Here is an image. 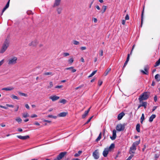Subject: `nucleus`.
I'll use <instances>...</instances> for the list:
<instances>
[{
  "instance_id": "nucleus-1",
  "label": "nucleus",
  "mask_w": 160,
  "mask_h": 160,
  "mask_svg": "<svg viewBox=\"0 0 160 160\" xmlns=\"http://www.w3.org/2000/svg\"><path fill=\"white\" fill-rule=\"evenodd\" d=\"M140 140L137 141L133 143L132 146L130 147L129 151L130 154H134L136 150V147L140 143Z\"/></svg>"
},
{
  "instance_id": "nucleus-2",
  "label": "nucleus",
  "mask_w": 160,
  "mask_h": 160,
  "mask_svg": "<svg viewBox=\"0 0 160 160\" xmlns=\"http://www.w3.org/2000/svg\"><path fill=\"white\" fill-rule=\"evenodd\" d=\"M149 95V93L147 92L142 93V94L139 96L138 98L139 102L141 103L143 100L147 99L148 98Z\"/></svg>"
},
{
  "instance_id": "nucleus-3",
  "label": "nucleus",
  "mask_w": 160,
  "mask_h": 160,
  "mask_svg": "<svg viewBox=\"0 0 160 160\" xmlns=\"http://www.w3.org/2000/svg\"><path fill=\"white\" fill-rule=\"evenodd\" d=\"M18 58L16 57H13L10 58L8 60V64L9 65H13L17 63Z\"/></svg>"
},
{
  "instance_id": "nucleus-4",
  "label": "nucleus",
  "mask_w": 160,
  "mask_h": 160,
  "mask_svg": "<svg viewBox=\"0 0 160 160\" xmlns=\"http://www.w3.org/2000/svg\"><path fill=\"white\" fill-rule=\"evenodd\" d=\"M9 43L8 41H5L2 46V48L0 51L1 53H3L6 50L9 46Z\"/></svg>"
},
{
  "instance_id": "nucleus-5",
  "label": "nucleus",
  "mask_w": 160,
  "mask_h": 160,
  "mask_svg": "<svg viewBox=\"0 0 160 160\" xmlns=\"http://www.w3.org/2000/svg\"><path fill=\"white\" fill-rule=\"evenodd\" d=\"M125 128V125L124 124H119L117 125L116 129L117 131L120 132L123 131Z\"/></svg>"
},
{
  "instance_id": "nucleus-6",
  "label": "nucleus",
  "mask_w": 160,
  "mask_h": 160,
  "mask_svg": "<svg viewBox=\"0 0 160 160\" xmlns=\"http://www.w3.org/2000/svg\"><path fill=\"white\" fill-rule=\"evenodd\" d=\"M67 152H61L57 157L55 160H60L62 159L64 156L67 154Z\"/></svg>"
},
{
  "instance_id": "nucleus-7",
  "label": "nucleus",
  "mask_w": 160,
  "mask_h": 160,
  "mask_svg": "<svg viewBox=\"0 0 160 160\" xmlns=\"http://www.w3.org/2000/svg\"><path fill=\"white\" fill-rule=\"evenodd\" d=\"M149 69V67L148 65L146 66H145L144 68V70L145 71H144L143 70H141L140 71L142 72L143 74L145 75H148V70Z\"/></svg>"
},
{
  "instance_id": "nucleus-8",
  "label": "nucleus",
  "mask_w": 160,
  "mask_h": 160,
  "mask_svg": "<svg viewBox=\"0 0 160 160\" xmlns=\"http://www.w3.org/2000/svg\"><path fill=\"white\" fill-rule=\"evenodd\" d=\"M92 156L95 159H98L99 158V154L98 149L95 150L93 152Z\"/></svg>"
},
{
  "instance_id": "nucleus-9",
  "label": "nucleus",
  "mask_w": 160,
  "mask_h": 160,
  "mask_svg": "<svg viewBox=\"0 0 160 160\" xmlns=\"http://www.w3.org/2000/svg\"><path fill=\"white\" fill-rule=\"evenodd\" d=\"M109 151V150L108 148H105L102 153L103 156L105 157H107Z\"/></svg>"
},
{
  "instance_id": "nucleus-10",
  "label": "nucleus",
  "mask_w": 160,
  "mask_h": 160,
  "mask_svg": "<svg viewBox=\"0 0 160 160\" xmlns=\"http://www.w3.org/2000/svg\"><path fill=\"white\" fill-rule=\"evenodd\" d=\"M60 98L59 97L54 95L51 96L49 97V99H51L52 101H55L58 100Z\"/></svg>"
},
{
  "instance_id": "nucleus-11",
  "label": "nucleus",
  "mask_w": 160,
  "mask_h": 160,
  "mask_svg": "<svg viewBox=\"0 0 160 160\" xmlns=\"http://www.w3.org/2000/svg\"><path fill=\"white\" fill-rule=\"evenodd\" d=\"M116 137V132L115 130L112 131V136L110 137V138L112 140H114Z\"/></svg>"
},
{
  "instance_id": "nucleus-12",
  "label": "nucleus",
  "mask_w": 160,
  "mask_h": 160,
  "mask_svg": "<svg viewBox=\"0 0 160 160\" xmlns=\"http://www.w3.org/2000/svg\"><path fill=\"white\" fill-rule=\"evenodd\" d=\"M17 137L18 138L22 140H26L29 138V137L28 135L24 136L20 135L17 136Z\"/></svg>"
},
{
  "instance_id": "nucleus-13",
  "label": "nucleus",
  "mask_w": 160,
  "mask_h": 160,
  "mask_svg": "<svg viewBox=\"0 0 160 160\" xmlns=\"http://www.w3.org/2000/svg\"><path fill=\"white\" fill-rule=\"evenodd\" d=\"M38 43V42L37 40H34L29 43V46H36Z\"/></svg>"
},
{
  "instance_id": "nucleus-14",
  "label": "nucleus",
  "mask_w": 160,
  "mask_h": 160,
  "mask_svg": "<svg viewBox=\"0 0 160 160\" xmlns=\"http://www.w3.org/2000/svg\"><path fill=\"white\" fill-rule=\"evenodd\" d=\"M61 0H55L54 3L53 4V7H56L59 5L60 3Z\"/></svg>"
},
{
  "instance_id": "nucleus-15",
  "label": "nucleus",
  "mask_w": 160,
  "mask_h": 160,
  "mask_svg": "<svg viewBox=\"0 0 160 160\" xmlns=\"http://www.w3.org/2000/svg\"><path fill=\"white\" fill-rule=\"evenodd\" d=\"M90 108L91 107L89 108L87 111H85L84 113L83 114L82 116V118H85L86 117V116L88 115V113H89L90 110Z\"/></svg>"
},
{
  "instance_id": "nucleus-16",
  "label": "nucleus",
  "mask_w": 160,
  "mask_h": 160,
  "mask_svg": "<svg viewBox=\"0 0 160 160\" xmlns=\"http://www.w3.org/2000/svg\"><path fill=\"white\" fill-rule=\"evenodd\" d=\"M125 114L123 112H122L119 113L118 117V120H120L124 116Z\"/></svg>"
},
{
  "instance_id": "nucleus-17",
  "label": "nucleus",
  "mask_w": 160,
  "mask_h": 160,
  "mask_svg": "<svg viewBox=\"0 0 160 160\" xmlns=\"http://www.w3.org/2000/svg\"><path fill=\"white\" fill-rule=\"evenodd\" d=\"M14 89V88L12 87H8L2 88V90L11 91L13 90Z\"/></svg>"
},
{
  "instance_id": "nucleus-18",
  "label": "nucleus",
  "mask_w": 160,
  "mask_h": 160,
  "mask_svg": "<svg viewBox=\"0 0 160 160\" xmlns=\"http://www.w3.org/2000/svg\"><path fill=\"white\" fill-rule=\"evenodd\" d=\"M65 70H70L72 72H74L76 71V70L74 69V67H73L66 68H65Z\"/></svg>"
},
{
  "instance_id": "nucleus-19",
  "label": "nucleus",
  "mask_w": 160,
  "mask_h": 160,
  "mask_svg": "<svg viewBox=\"0 0 160 160\" xmlns=\"http://www.w3.org/2000/svg\"><path fill=\"white\" fill-rule=\"evenodd\" d=\"M67 112H62L59 114L58 116L59 117H64L66 116L67 114Z\"/></svg>"
},
{
  "instance_id": "nucleus-20",
  "label": "nucleus",
  "mask_w": 160,
  "mask_h": 160,
  "mask_svg": "<svg viewBox=\"0 0 160 160\" xmlns=\"http://www.w3.org/2000/svg\"><path fill=\"white\" fill-rule=\"evenodd\" d=\"M156 116L155 114L152 115L149 118V121L150 122H152L153 119L155 118Z\"/></svg>"
},
{
  "instance_id": "nucleus-21",
  "label": "nucleus",
  "mask_w": 160,
  "mask_h": 160,
  "mask_svg": "<svg viewBox=\"0 0 160 160\" xmlns=\"http://www.w3.org/2000/svg\"><path fill=\"white\" fill-rule=\"evenodd\" d=\"M111 70V68H108L105 72L104 75L105 76H107L109 72Z\"/></svg>"
},
{
  "instance_id": "nucleus-22",
  "label": "nucleus",
  "mask_w": 160,
  "mask_h": 160,
  "mask_svg": "<svg viewBox=\"0 0 160 160\" xmlns=\"http://www.w3.org/2000/svg\"><path fill=\"white\" fill-rule=\"evenodd\" d=\"M155 78L158 82L160 81V76L158 74H157L155 76Z\"/></svg>"
},
{
  "instance_id": "nucleus-23",
  "label": "nucleus",
  "mask_w": 160,
  "mask_h": 160,
  "mask_svg": "<svg viewBox=\"0 0 160 160\" xmlns=\"http://www.w3.org/2000/svg\"><path fill=\"white\" fill-rule=\"evenodd\" d=\"M62 9L61 7H58V8L56 10L58 12V14H60L62 12Z\"/></svg>"
},
{
  "instance_id": "nucleus-24",
  "label": "nucleus",
  "mask_w": 160,
  "mask_h": 160,
  "mask_svg": "<svg viewBox=\"0 0 160 160\" xmlns=\"http://www.w3.org/2000/svg\"><path fill=\"white\" fill-rule=\"evenodd\" d=\"M101 136L102 133L101 132H100L97 138L96 139V142H98L99 141L101 138Z\"/></svg>"
},
{
  "instance_id": "nucleus-25",
  "label": "nucleus",
  "mask_w": 160,
  "mask_h": 160,
  "mask_svg": "<svg viewBox=\"0 0 160 160\" xmlns=\"http://www.w3.org/2000/svg\"><path fill=\"white\" fill-rule=\"evenodd\" d=\"M140 125L139 124H138L136 126V129L138 132H140Z\"/></svg>"
},
{
  "instance_id": "nucleus-26",
  "label": "nucleus",
  "mask_w": 160,
  "mask_h": 160,
  "mask_svg": "<svg viewBox=\"0 0 160 160\" xmlns=\"http://www.w3.org/2000/svg\"><path fill=\"white\" fill-rule=\"evenodd\" d=\"M144 12V7H143V9L142 11V15H141V25H142L143 21V16Z\"/></svg>"
},
{
  "instance_id": "nucleus-27",
  "label": "nucleus",
  "mask_w": 160,
  "mask_h": 160,
  "mask_svg": "<svg viewBox=\"0 0 160 160\" xmlns=\"http://www.w3.org/2000/svg\"><path fill=\"white\" fill-rule=\"evenodd\" d=\"M106 9H107V6H103V7H102V9L101 11V12H102V13H104L105 12Z\"/></svg>"
},
{
  "instance_id": "nucleus-28",
  "label": "nucleus",
  "mask_w": 160,
  "mask_h": 160,
  "mask_svg": "<svg viewBox=\"0 0 160 160\" xmlns=\"http://www.w3.org/2000/svg\"><path fill=\"white\" fill-rule=\"evenodd\" d=\"M160 64V58L156 62L155 64L154 65L155 67H156L158 66Z\"/></svg>"
},
{
  "instance_id": "nucleus-29",
  "label": "nucleus",
  "mask_w": 160,
  "mask_h": 160,
  "mask_svg": "<svg viewBox=\"0 0 160 160\" xmlns=\"http://www.w3.org/2000/svg\"><path fill=\"white\" fill-rule=\"evenodd\" d=\"M10 97L12 98L13 99H19V98L17 96L14 95H11Z\"/></svg>"
},
{
  "instance_id": "nucleus-30",
  "label": "nucleus",
  "mask_w": 160,
  "mask_h": 160,
  "mask_svg": "<svg viewBox=\"0 0 160 160\" xmlns=\"http://www.w3.org/2000/svg\"><path fill=\"white\" fill-rule=\"evenodd\" d=\"M144 119H145V118H144V114L143 113H142V116L141 118L140 122L141 123H142L143 122L144 120Z\"/></svg>"
},
{
  "instance_id": "nucleus-31",
  "label": "nucleus",
  "mask_w": 160,
  "mask_h": 160,
  "mask_svg": "<svg viewBox=\"0 0 160 160\" xmlns=\"http://www.w3.org/2000/svg\"><path fill=\"white\" fill-rule=\"evenodd\" d=\"M142 103L141 104L142 107H144L145 109L146 108L147 104V102H143L142 101Z\"/></svg>"
},
{
  "instance_id": "nucleus-32",
  "label": "nucleus",
  "mask_w": 160,
  "mask_h": 160,
  "mask_svg": "<svg viewBox=\"0 0 160 160\" xmlns=\"http://www.w3.org/2000/svg\"><path fill=\"white\" fill-rule=\"evenodd\" d=\"M82 151H78V153H76L74 154V157H78L82 153Z\"/></svg>"
},
{
  "instance_id": "nucleus-33",
  "label": "nucleus",
  "mask_w": 160,
  "mask_h": 160,
  "mask_svg": "<svg viewBox=\"0 0 160 160\" xmlns=\"http://www.w3.org/2000/svg\"><path fill=\"white\" fill-rule=\"evenodd\" d=\"M43 75H49L52 76L53 75V74L52 72H47L44 73Z\"/></svg>"
},
{
  "instance_id": "nucleus-34",
  "label": "nucleus",
  "mask_w": 160,
  "mask_h": 160,
  "mask_svg": "<svg viewBox=\"0 0 160 160\" xmlns=\"http://www.w3.org/2000/svg\"><path fill=\"white\" fill-rule=\"evenodd\" d=\"M97 70L93 71L92 73H91L88 77V78H90L93 76L97 72Z\"/></svg>"
},
{
  "instance_id": "nucleus-35",
  "label": "nucleus",
  "mask_w": 160,
  "mask_h": 160,
  "mask_svg": "<svg viewBox=\"0 0 160 160\" xmlns=\"http://www.w3.org/2000/svg\"><path fill=\"white\" fill-rule=\"evenodd\" d=\"M115 145L114 144L112 143L111 144L109 147L108 149H109V150L110 151L112 148H114Z\"/></svg>"
},
{
  "instance_id": "nucleus-36",
  "label": "nucleus",
  "mask_w": 160,
  "mask_h": 160,
  "mask_svg": "<svg viewBox=\"0 0 160 160\" xmlns=\"http://www.w3.org/2000/svg\"><path fill=\"white\" fill-rule=\"evenodd\" d=\"M18 93L20 95L24 96V97H27L28 96L26 94H25L22 92H18Z\"/></svg>"
},
{
  "instance_id": "nucleus-37",
  "label": "nucleus",
  "mask_w": 160,
  "mask_h": 160,
  "mask_svg": "<svg viewBox=\"0 0 160 160\" xmlns=\"http://www.w3.org/2000/svg\"><path fill=\"white\" fill-rule=\"evenodd\" d=\"M73 59L72 58H70L68 61V62L69 63H72L73 62Z\"/></svg>"
},
{
  "instance_id": "nucleus-38",
  "label": "nucleus",
  "mask_w": 160,
  "mask_h": 160,
  "mask_svg": "<svg viewBox=\"0 0 160 160\" xmlns=\"http://www.w3.org/2000/svg\"><path fill=\"white\" fill-rule=\"evenodd\" d=\"M15 120L18 122H21L22 121V120L19 117L17 118Z\"/></svg>"
},
{
  "instance_id": "nucleus-39",
  "label": "nucleus",
  "mask_w": 160,
  "mask_h": 160,
  "mask_svg": "<svg viewBox=\"0 0 160 160\" xmlns=\"http://www.w3.org/2000/svg\"><path fill=\"white\" fill-rule=\"evenodd\" d=\"M48 117L50 118H52L54 119H56L57 118V116H53L51 115H49L48 116Z\"/></svg>"
},
{
  "instance_id": "nucleus-40",
  "label": "nucleus",
  "mask_w": 160,
  "mask_h": 160,
  "mask_svg": "<svg viewBox=\"0 0 160 160\" xmlns=\"http://www.w3.org/2000/svg\"><path fill=\"white\" fill-rule=\"evenodd\" d=\"M66 100L65 99H62L60 101V102L64 104L65 103H66Z\"/></svg>"
},
{
  "instance_id": "nucleus-41",
  "label": "nucleus",
  "mask_w": 160,
  "mask_h": 160,
  "mask_svg": "<svg viewBox=\"0 0 160 160\" xmlns=\"http://www.w3.org/2000/svg\"><path fill=\"white\" fill-rule=\"evenodd\" d=\"M103 55V51L102 50H100L99 52V55L100 56H102Z\"/></svg>"
},
{
  "instance_id": "nucleus-42",
  "label": "nucleus",
  "mask_w": 160,
  "mask_h": 160,
  "mask_svg": "<svg viewBox=\"0 0 160 160\" xmlns=\"http://www.w3.org/2000/svg\"><path fill=\"white\" fill-rule=\"evenodd\" d=\"M73 43L75 45H78L79 44V42L77 41L76 40H74L73 41Z\"/></svg>"
},
{
  "instance_id": "nucleus-43",
  "label": "nucleus",
  "mask_w": 160,
  "mask_h": 160,
  "mask_svg": "<svg viewBox=\"0 0 160 160\" xmlns=\"http://www.w3.org/2000/svg\"><path fill=\"white\" fill-rule=\"evenodd\" d=\"M10 0H9L8 1V2H7V3L6 5V6L5 7V8H6L7 9L8 8L9 6Z\"/></svg>"
},
{
  "instance_id": "nucleus-44",
  "label": "nucleus",
  "mask_w": 160,
  "mask_h": 160,
  "mask_svg": "<svg viewBox=\"0 0 160 160\" xmlns=\"http://www.w3.org/2000/svg\"><path fill=\"white\" fill-rule=\"evenodd\" d=\"M23 117L26 118L27 117H28L29 116V115L27 113H24L23 114Z\"/></svg>"
},
{
  "instance_id": "nucleus-45",
  "label": "nucleus",
  "mask_w": 160,
  "mask_h": 160,
  "mask_svg": "<svg viewBox=\"0 0 160 160\" xmlns=\"http://www.w3.org/2000/svg\"><path fill=\"white\" fill-rule=\"evenodd\" d=\"M69 53L68 52H65L63 53L64 57H66L69 55Z\"/></svg>"
},
{
  "instance_id": "nucleus-46",
  "label": "nucleus",
  "mask_w": 160,
  "mask_h": 160,
  "mask_svg": "<svg viewBox=\"0 0 160 160\" xmlns=\"http://www.w3.org/2000/svg\"><path fill=\"white\" fill-rule=\"evenodd\" d=\"M134 156L133 155H131L126 160H130Z\"/></svg>"
},
{
  "instance_id": "nucleus-47",
  "label": "nucleus",
  "mask_w": 160,
  "mask_h": 160,
  "mask_svg": "<svg viewBox=\"0 0 160 160\" xmlns=\"http://www.w3.org/2000/svg\"><path fill=\"white\" fill-rule=\"evenodd\" d=\"M129 16L128 14H127L126 15V17H125V19L126 20H129Z\"/></svg>"
},
{
  "instance_id": "nucleus-48",
  "label": "nucleus",
  "mask_w": 160,
  "mask_h": 160,
  "mask_svg": "<svg viewBox=\"0 0 160 160\" xmlns=\"http://www.w3.org/2000/svg\"><path fill=\"white\" fill-rule=\"evenodd\" d=\"M102 83V82L101 80H99L98 82V85L99 86L101 85Z\"/></svg>"
},
{
  "instance_id": "nucleus-49",
  "label": "nucleus",
  "mask_w": 160,
  "mask_h": 160,
  "mask_svg": "<svg viewBox=\"0 0 160 160\" xmlns=\"http://www.w3.org/2000/svg\"><path fill=\"white\" fill-rule=\"evenodd\" d=\"M6 106L7 107H11V108H13L14 107V106L12 105L7 104L6 105Z\"/></svg>"
},
{
  "instance_id": "nucleus-50",
  "label": "nucleus",
  "mask_w": 160,
  "mask_h": 160,
  "mask_svg": "<svg viewBox=\"0 0 160 160\" xmlns=\"http://www.w3.org/2000/svg\"><path fill=\"white\" fill-rule=\"evenodd\" d=\"M37 115L36 114H32L31 116V117L32 118H36L37 117Z\"/></svg>"
},
{
  "instance_id": "nucleus-51",
  "label": "nucleus",
  "mask_w": 160,
  "mask_h": 160,
  "mask_svg": "<svg viewBox=\"0 0 160 160\" xmlns=\"http://www.w3.org/2000/svg\"><path fill=\"white\" fill-rule=\"evenodd\" d=\"M7 9L6 8H5V7L3 9L2 12L1 14V15H2L3 14V13L5 11V10Z\"/></svg>"
},
{
  "instance_id": "nucleus-52",
  "label": "nucleus",
  "mask_w": 160,
  "mask_h": 160,
  "mask_svg": "<svg viewBox=\"0 0 160 160\" xmlns=\"http://www.w3.org/2000/svg\"><path fill=\"white\" fill-rule=\"evenodd\" d=\"M7 9L6 8H5V7L3 9L2 12L1 14V15H2L3 14V13L5 11V10Z\"/></svg>"
},
{
  "instance_id": "nucleus-53",
  "label": "nucleus",
  "mask_w": 160,
  "mask_h": 160,
  "mask_svg": "<svg viewBox=\"0 0 160 160\" xmlns=\"http://www.w3.org/2000/svg\"><path fill=\"white\" fill-rule=\"evenodd\" d=\"M7 9L6 8H5V7L3 9L2 12L1 14V15H2L3 14V13L5 11V10Z\"/></svg>"
},
{
  "instance_id": "nucleus-54",
  "label": "nucleus",
  "mask_w": 160,
  "mask_h": 160,
  "mask_svg": "<svg viewBox=\"0 0 160 160\" xmlns=\"http://www.w3.org/2000/svg\"><path fill=\"white\" fill-rule=\"evenodd\" d=\"M7 9L6 8H5V7L3 9L2 12L1 14V15H2L3 14V13L5 11V10Z\"/></svg>"
},
{
  "instance_id": "nucleus-55",
  "label": "nucleus",
  "mask_w": 160,
  "mask_h": 160,
  "mask_svg": "<svg viewBox=\"0 0 160 160\" xmlns=\"http://www.w3.org/2000/svg\"><path fill=\"white\" fill-rule=\"evenodd\" d=\"M62 87V85L57 86L55 87L56 88H60Z\"/></svg>"
},
{
  "instance_id": "nucleus-56",
  "label": "nucleus",
  "mask_w": 160,
  "mask_h": 160,
  "mask_svg": "<svg viewBox=\"0 0 160 160\" xmlns=\"http://www.w3.org/2000/svg\"><path fill=\"white\" fill-rule=\"evenodd\" d=\"M135 46V44L133 45V46H132V49L130 53V55L132 54V51H133V49L134 48Z\"/></svg>"
},
{
  "instance_id": "nucleus-57",
  "label": "nucleus",
  "mask_w": 160,
  "mask_h": 160,
  "mask_svg": "<svg viewBox=\"0 0 160 160\" xmlns=\"http://www.w3.org/2000/svg\"><path fill=\"white\" fill-rule=\"evenodd\" d=\"M27 13L28 15L32 14V12L31 11H28L27 12Z\"/></svg>"
},
{
  "instance_id": "nucleus-58",
  "label": "nucleus",
  "mask_w": 160,
  "mask_h": 160,
  "mask_svg": "<svg viewBox=\"0 0 160 160\" xmlns=\"http://www.w3.org/2000/svg\"><path fill=\"white\" fill-rule=\"evenodd\" d=\"M4 60L3 59L0 61V67L3 64Z\"/></svg>"
},
{
  "instance_id": "nucleus-59",
  "label": "nucleus",
  "mask_w": 160,
  "mask_h": 160,
  "mask_svg": "<svg viewBox=\"0 0 160 160\" xmlns=\"http://www.w3.org/2000/svg\"><path fill=\"white\" fill-rule=\"evenodd\" d=\"M43 121L44 122H48V123H51V122L50 121H49V120H44Z\"/></svg>"
},
{
  "instance_id": "nucleus-60",
  "label": "nucleus",
  "mask_w": 160,
  "mask_h": 160,
  "mask_svg": "<svg viewBox=\"0 0 160 160\" xmlns=\"http://www.w3.org/2000/svg\"><path fill=\"white\" fill-rule=\"evenodd\" d=\"M86 49V48L85 47H82L81 48V49L82 50H85Z\"/></svg>"
},
{
  "instance_id": "nucleus-61",
  "label": "nucleus",
  "mask_w": 160,
  "mask_h": 160,
  "mask_svg": "<svg viewBox=\"0 0 160 160\" xmlns=\"http://www.w3.org/2000/svg\"><path fill=\"white\" fill-rule=\"evenodd\" d=\"M154 99V101L156 102L157 100V96H155Z\"/></svg>"
},
{
  "instance_id": "nucleus-62",
  "label": "nucleus",
  "mask_w": 160,
  "mask_h": 160,
  "mask_svg": "<svg viewBox=\"0 0 160 160\" xmlns=\"http://www.w3.org/2000/svg\"><path fill=\"white\" fill-rule=\"evenodd\" d=\"M25 107L26 108L28 109H29V107L28 105V104H26L25 105Z\"/></svg>"
},
{
  "instance_id": "nucleus-63",
  "label": "nucleus",
  "mask_w": 160,
  "mask_h": 160,
  "mask_svg": "<svg viewBox=\"0 0 160 160\" xmlns=\"http://www.w3.org/2000/svg\"><path fill=\"white\" fill-rule=\"evenodd\" d=\"M157 106H154L153 107V109L152 110V112L154 111L157 108Z\"/></svg>"
},
{
  "instance_id": "nucleus-64",
  "label": "nucleus",
  "mask_w": 160,
  "mask_h": 160,
  "mask_svg": "<svg viewBox=\"0 0 160 160\" xmlns=\"http://www.w3.org/2000/svg\"><path fill=\"white\" fill-rule=\"evenodd\" d=\"M97 21H98L97 19L96 18H94L93 19V21H94V22H95V23L97 22Z\"/></svg>"
}]
</instances>
